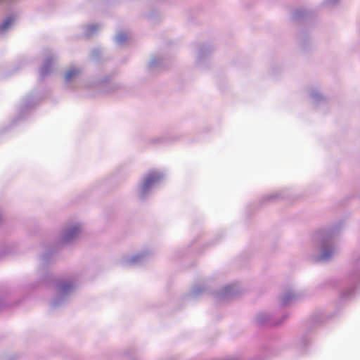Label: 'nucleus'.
<instances>
[{
	"mask_svg": "<svg viewBox=\"0 0 360 360\" xmlns=\"http://www.w3.org/2000/svg\"><path fill=\"white\" fill-rule=\"evenodd\" d=\"M160 178V176L155 172L149 173L145 179L143 186L145 189H147L150 185L153 183L158 181Z\"/></svg>",
	"mask_w": 360,
	"mask_h": 360,
	"instance_id": "obj_1",
	"label": "nucleus"
},
{
	"mask_svg": "<svg viewBox=\"0 0 360 360\" xmlns=\"http://www.w3.org/2000/svg\"><path fill=\"white\" fill-rule=\"evenodd\" d=\"M13 23V20L11 18H8L6 20L2 25L0 26V31L6 30L9 26H11Z\"/></svg>",
	"mask_w": 360,
	"mask_h": 360,
	"instance_id": "obj_2",
	"label": "nucleus"
},
{
	"mask_svg": "<svg viewBox=\"0 0 360 360\" xmlns=\"http://www.w3.org/2000/svg\"><path fill=\"white\" fill-rule=\"evenodd\" d=\"M79 231L78 227L72 228L70 231H68L65 236V240H69L72 238V236L76 234Z\"/></svg>",
	"mask_w": 360,
	"mask_h": 360,
	"instance_id": "obj_3",
	"label": "nucleus"
},
{
	"mask_svg": "<svg viewBox=\"0 0 360 360\" xmlns=\"http://www.w3.org/2000/svg\"><path fill=\"white\" fill-rule=\"evenodd\" d=\"M78 70L75 69L70 70L66 74H65V79L66 80H70L71 78L75 77L78 74Z\"/></svg>",
	"mask_w": 360,
	"mask_h": 360,
	"instance_id": "obj_4",
	"label": "nucleus"
},
{
	"mask_svg": "<svg viewBox=\"0 0 360 360\" xmlns=\"http://www.w3.org/2000/svg\"><path fill=\"white\" fill-rule=\"evenodd\" d=\"M70 286L69 284H60L59 290L62 292H67L70 289Z\"/></svg>",
	"mask_w": 360,
	"mask_h": 360,
	"instance_id": "obj_5",
	"label": "nucleus"
}]
</instances>
